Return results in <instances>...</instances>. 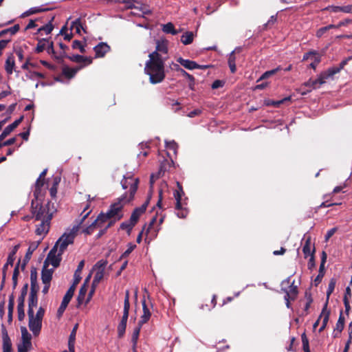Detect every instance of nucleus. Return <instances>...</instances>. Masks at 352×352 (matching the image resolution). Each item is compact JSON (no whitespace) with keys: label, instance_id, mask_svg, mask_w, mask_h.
<instances>
[{"label":"nucleus","instance_id":"nucleus-35","mask_svg":"<svg viewBox=\"0 0 352 352\" xmlns=\"http://www.w3.org/2000/svg\"><path fill=\"white\" fill-rule=\"evenodd\" d=\"M162 31L166 34H171L172 35H176L179 31L175 30L174 25L169 22L163 25Z\"/></svg>","mask_w":352,"mask_h":352},{"label":"nucleus","instance_id":"nucleus-32","mask_svg":"<svg viewBox=\"0 0 352 352\" xmlns=\"http://www.w3.org/2000/svg\"><path fill=\"white\" fill-rule=\"evenodd\" d=\"M194 34L192 32H186L181 36V42L185 45H189L192 43Z\"/></svg>","mask_w":352,"mask_h":352},{"label":"nucleus","instance_id":"nucleus-29","mask_svg":"<svg viewBox=\"0 0 352 352\" xmlns=\"http://www.w3.org/2000/svg\"><path fill=\"white\" fill-rule=\"evenodd\" d=\"M54 19V16H52L51 19L44 25L40 27L38 30L37 33H41L42 32H45L46 34H49L52 32V31L54 29V26L52 25V21Z\"/></svg>","mask_w":352,"mask_h":352},{"label":"nucleus","instance_id":"nucleus-38","mask_svg":"<svg viewBox=\"0 0 352 352\" xmlns=\"http://www.w3.org/2000/svg\"><path fill=\"white\" fill-rule=\"evenodd\" d=\"M14 298L13 295H10L9 296V303H8V322L12 321V313L14 309Z\"/></svg>","mask_w":352,"mask_h":352},{"label":"nucleus","instance_id":"nucleus-59","mask_svg":"<svg viewBox=\"0 0 352 352\" xmlns=\"http://www.w3.org/2000/svg\"><path fill=\"white\" fill-rule=\"evenodd\" d=\"M311 59H313V61L310 64V67L315 69L317 67V65L320 63L321 61V56L318 53L317 55L314 56Z\"/></svg>","mask_w":352,"mask_h":352},{"label":"nucleus","instance_id":"nucleus-8","mask_svg":"<svg viewBox=\"0 0 352 352\" xmlns=\"http://www.w3.org/2000/svg\"><path fill=\"white\" fill-rule=\"evenodd\" d=\"M59 47L60 48V50H62L61 52H60L59 53H57L56 52H55L54 49V43L53 42H50L49 43V45L48 47H47V52L48 54L51 55L53 58H54L58 63H63L64 60V58H66L68 55L66 54V50H67L69 49L68 46H67L66 45H65L64 43H59Z\"/></svg>","mask_w":352,"mask_h":352},{"label":"nucleus","instance_id":"nucleus-39","mask_svg":"<svg viewBox=\"0 0 352 352\" xmlns=\"http://www.w3.org/2000/svg\"><path fill=\"white\" fill-rule=\"evenodd\" d=\"M14 67V59L12 56H9L6 61L5 69L8 74H11L13 72V69Z\"/></svg>","mask_w":352,"mask_h":352},{"label":"nucleus","instance_id":"nucleus-37","mask_svg":"<svg viewBox=\"0 0 352 352\" xmlns=\"http://www.w3.org/2000/svg\"><path fill=\"white\" fill-rule=\"evenodd\" d=\"M22 122V116H21L16 120H15L13 123L11 124H9L7 126L4 131H6V133L10 135L12 131H13L19 125V124Z\"/></svg>","mask_w":352,"mask_h":352},{"label":"nucleus","instance_id":"nucleus-18","mask_svg":"<svg viewBox=\"0 0 352 352\" xmlns=\"http://www.w3.org/2000/svg\"><path fill=\"white\" fill-rule=\"evenodd\" d=\"M32 335L23 327V352H28L31 350L32 345L31 342Z\"/></svg>","mask_w":352,"mask_h":352},{"label":"nucleus","instance_id":"nucleus-51","mask_svg":"<svg viewBox=\"0 0 352 352\" xmlns=\"http://www.w3.org/2000/svg\"><path fill=\"white\" fill-rule=\"evenodd\" d=\"M20 262H21V259L19 258L18 262H17V264L14 268V270L13 272V274H12V283H13V287H15L17 285V278H18V276L19 274V264H20Z\"/></svg>","mask_w":352,"mask_h":352},{"label":"nucleus","instance_id":"nucleus-11","mask_svg":"<svg viewBox=\"0 0 352 352\" xmlns=\"http://www.w3.org/2000/svg\"><path fill=\"white\" fill-rule=\"evenodd\" d=\"M73 236L72 234H63L59 239L56 241L54 246H56V250L60 252V254H63L64 251L67 249V246L69 244L73 243Z\"/></svg>","mask_w":352,"mask_h":352},{"label":"nucleus","instance_id":"nucleus-45","mask_svg":"<svg viewBox=\"0 0 352 352\" xmlns=\"http://www.w3.org/2000/svg\"><path fill=\"white\" fill-rule=\"evenodd\" d=\"M96 272L94 275V280L92 282V286L98 285L103 278L104 272L96 270Z\"/></svg>","mask_w":352,"mask_h":352},{"label":"nucleus","instance_id":"nucleus-14","mask_svg":"<svg viewBox=\"0 0 352 352\" xmlns=\"http://www.w3.org/2000/svg\"><path fill=\"white\" fill-rule=\"evenodd\" d=\"M171 168H173V161L172 160L164 159L160 162L159 170L157 173L156 178L158 179L162 177L166 171H169Z\"/></svg>","mask_w":352,"mask_h":352},{"label":"nucleus","instance_id":"nucleus-62","mask_svg":"<svg viewBox=\"0 0 352 352\" xmlns=\"http://www.w3.org/2000/svg\"><path fill=\"white\" fill-rule=\"evenodd\" d=\"M80 274H76V272H74V282H73V284L70 286V287H74V292H75L76 285L80 283V281L81 280Z\"/></svg>","mask_w":352,"mask_h":352},{"label":"nucleus","instance_id":"nucleus-2","mask_svg":"<svg viewBox=\"0 0 352 352\" xmlns=\"http://www.w3.org/2000/svg\"><path fill=\"white\" fill-rule=\"evenodd\" d=\"M138 184V178L134 177L132 175L124 176L121 180V185L123 189H129V194L126 192L118 197L116 201L110 205L109 210L106 212L107 217H109L110 219H115V221H119L123 218V208L133 200Z\"/></svg>","mask_w":352,"mask_h":352},{"label":"nucleus","instance_id":"nucleus-3","mask_svg":"<svg viewBox=\"0 0 352 352\" xmlns=\"http://www.w3.org/2000/svg\"><path fill=\"white\" fill-rule=\"evenodd\" d=\"M149 60L146 61L144 67L145 73L149 76L151 84H157L165 78L164 60L160 54L152 52L148 55Z\"/></svg>","mask_w":352,"mask_h":352},{"label":"nucleus","instance_id":"nucleus-6","mask_svg":"<svg viewBox=\"0 0 352 352\" xmlns=\"http://www.w3.org/2000/svg\"><path fill=\"white\" fill-rule=\"evenodd\" d=\"M45 314V309L39 307L36 315L34 310H28V327L34 336H38L42 328V321Z\"/></svg>","mask_w":352,"mask_h":352},{"label":"nucleus","instance_id":"nucleus-42","mask_svg":"<svg viewBox=\"0 0 352 352\" xmlns=\"http://www.w3.org/2000/svg\"><path fill=\"white\" fill-rule=\"evenodd\" d=\"M324 276V267L322 264L320 265L319 272L318 276L315 278L314 283L316 286H317L321 281L322 278Z\"/></svg>","mask_w":352,"mask_h":352},{"label":"nucleus","instance_id":"nucleus-44","mask_svg":"<svg viewBox=\"0 0 352 352\" xmlns=\"http://www.w3.org/2000/svg\"><path fill=\"white\" fill-rule=\"evenodd\" d=\"M97 228H98V224L96 220H94L89 226L82 230V232L85 234L90 235Z\"/></svg>","mask_w":352,"mask_h":352},{"label":"nucleus","instance_id":"nucleus-21","mask_svg":"<svg viewBox=\"0 0 352 352\" xmlns=\"http://www.w3.org/2000/svg\"><path fill=\"white\" fill-rule=\"evenodd\" d=\"M302 240L305 241L302 246V252L304 257L307 258L308 256H311L312 252L311 248V236H305Z\"/></svg>","mask_w":352,"mask_h":352},{"label":"nucleus","instance_id":"nucleus-63","mask_svg":"<svg viewBox=\"0 0 352 352\" xmlns=\"http://www.w3.org/2000/svg\"><path fill=\"white\" fill-rule=\"evenodd\" d=\"M318 52L312 50L305 53L303 55L302 60H307L309 58H312L314 56L317 55Z\"/></svg>","mask_w":352,"mask_h":352},{"label":"nucleus","instance_id":"nucleus-61","mask_svg":"<svg viewBox=\"0 0 352 352\" xmlns=\"http://www.w3.org/2000/svg\"><path fill=\"white\" fill-rule=\"evenodd\" d=\"M41 20V18H38L36 19H30L27 26L25 28V30L35 28L38 26L36 24L37 21H40Z\"/></svg>","mask_w":352,"mask_h":352},{"label":"nucleus","instance_id":"nucleus-4","mask_svg":"<svg viewBox=\"0 0 352 352\" xmlns=\"http://www.w3.org/2000/svg\"><path fill=\"white\" fill-rule=\"evenodd\" d=\"M351 59V57H348L340 62L338 66H335L329 68L326 71L320 74L317 79L311 80L309 79L307 82L302 85V87H308L307 90L303 91L302 95L306 94L307 92H310L312 89H316L320 85L325 83V80L329 78L333 77L334 75L338 74L344 67L347 65L349 60Z\"/></svg>","mask_w":352,"mask_h":352},{"label":"nucleus","instance_id":"nucleus-49","mask_svg":"<svg viewBox=\"0 0 352 352\" xmlns=\"http://www.w3.org/2000/svg\"><path fill=\"white\" fill-rule=\"evenodd\" d=\"M19 248V245H15L14 249L9 254V256L8 257L6 263L8 264H10L11 267L13 265L14 261L15 260V254H16V251H17Z\"/></svg>","mask_w":352,"mask_h":352},{"label":"nucleus","instance_id":"nucleus-30","mask_svg":"<svg viewBox=\"0 0 352 352\" xmlns=\"http://www.w3.org/2000/svg\"><path fill=\"white\" fill-rule=\"evenodd\" d=\"M51 41L48 38H41L38 41L36 51L38 53L42 52L44 50L47 51V47Z\"/></svg>","mask_w":352,"mask_h":352},{"label":"nucleus","instance_id":"nucleus-24","mask_svg":"<svg viewBox=\"0 0 352 352\" xmlns=\"http://www.w3.org/2000/svg\"><path fill=\"white\" fill-rule=\"evenodd\" d=\"M37 292H35L34 289H32V291H30L28 300V310H34V308L37 307Z\"/></svg>","mask_w":352,"mask_h":352},{"label":"nucleus","instance_id":"nucleus-33","mask_svg":"<svg viewBox=\"0 0 352 352\" xmlns=\"http://www.w3.org/2000/svg\"><path fill=\"white\" fill-rule=\"evenodd\" d=\"M135 226V224L131 221V220L129 219L128 221H125L121 223V224L120 225V229L126 230L127 234L130 235Z\"/></svg>","mask_w":352,"mask_h":352},{"label":"nucleus","instance_id":"nucleus-10","mask_svg":"<svg viewBox=\"0 0 352 352\" xmlns=\"http://www.w3.org/2000/svg\"><path fill=\"white\" fill-rule=\"evenodd\" d=\"M74 287H70L65 294L62 302L57 311V318H60L65 311L68 304L74 296Z\"/></svg>","mask_w":352,"mask_h":352},{"label":"nucleus","instance_id":"nucleus-19","mask_svg":"<svg viewBox=\"0 0 352 352\" xmlns=\"http://www.w3.org/2000/svg\"><path fill=\"white\" fill-rule=\"evenodd\" d=\"M344 322H345V318L343 316L342 311H340L338 320L336 323V328L334 329V331H336L334 333L333 337L338 338L340 336V334L343 331L344 328Z\"/></svg>","mask_w":352,"mask_h":352},{"label":"nucleus","instance_id":"nucleus-58","mask_svg":"<svg viewBox=\"0 0 352 352\" xmlns=\"http://www.w3.org/2000/svg\"><path fill=\"white\" fill-rule=\"evenodd\" d=\"M175 67H177L176 70L177 72H179L182 76L186 77L189 81H192L194 80L193 76H192L191 74L186 72L184 69L181 68L178 65H175Z\"/></svg>","mask_w":352,"mask_h":352},{"label":"nucleus","instance_id":"nucleus-1","mask_svg":"<svg viewBox=\"0 0 352 352\" xmlns=\"http://www.w3.org/2000/svg\"><path fill=\"white\" fill-rule=\"evenodd\" d=\"M44 184L45 179H36L33 192L34 198L32 199L30 206L31 214L23 216V221H29L32 219L40 221V223L36 225L35 232L37 235L45 236L49 232L50 222L54 214L56 212V208L54 204L51 201H48L45 206L42 204L43 197L42 188Z\"/></svg>","mask_w":352,"mask_h":352},{"label":"nucleus","instance_id":"nucleus-56","mask_svg":"<svg viewBox=\"0 0 352 352\" xmlns=\"http://www.w3.org/2000/svg\"><path fill=\"white\" fill-rule=\"evenodd\" d=\"M72 48L74 50L78 49L81 53L85 52V45H82L78 40H74L72 43Z\"/></svg>","mask_w":352,"mask_h":352},{"label":"nucleus","instance_id":"nucleus-53","mask_svg":"<svg viewBox=\"0 0 352 352\" xmlns=\"http://www.w3.org/2000/svg\"><path fill=\"white\" fill-rule=\"evenodd\" d=\"M46 10L40 8L34 7L23 12V18Z\"/></svg>","mask_w":352,"mask_h":352},{"label":"nucleus","instance_id":"nucleus-57","mask_svg":"<svg viewBox=\"0 0 352 352\" xmlns=\"http://www.w3.org/2000/svg\"><path fill=\"white\" fill-rule=\"evenodd\" d=\"M17 313L19 320H22V293L19 296L17 299Z\"/></svg>","mask_w":352,"mask_h":352},{"label":"nucleus","instance_id":"nucleus-17","mask_svg":"<svg viewBox=\"0 0 352 352\" xmlns=\"http://www.w3.org/2000/svg\"><path fill=\"white\" fill-rule=\"evenodd\" d=\"M168 41L166 39L157 40L155 51L153 52H157V54L161 55L162 54H166L168 53Z\"/></svg>","mask_w":352,"mask_h":352},{"label":"nucleus","instance_id":"nucleus-12","mask_svg":"<svg viewBox=\"0 0 352 352\" xmlns=\"http://www.w3.org/2000/svg\"><path fill=\"white\" fill-rule=\"evenodd\" d=\"M284 284L289 285L288 289L282 288V290L285 293V296H286L287 298H291V300L294 301L296 298L298 294L297 286L294 285V281H293L292 283H290L289 278L283 281L282 285Z\"/></svg>","mask_w":352,"mask_h":352},{"label":"nucleus","instance_id":"nucleus-13","mask_svg":"<svg viewBox=\"0 0 352 352\" xmlns=\"http://www.w3.org/2000/svg\"><path fill=\"white\" fill-rule=\"evenodd\" d=\"M149 200L147 199L141 206L135 208L131 213L130 220L135 225L138 222L140 217L145 212Z\"/></svg>","mask_w":352,"mask_h":352},{"label":"nucleus","instance_id":"nucleus-52","mask_svg":"<svg viewBox=\"0 0 352 352\" xmlns=\"http://www.w3.org/2000/svg\"><path fill=\"white\" fill-rule=\"evenodd\" d=\"M66 58L69 59L72 62L78 63H81L84 62L85 60L87 59L86 58H85V56L79 55V54H76V55H73V56H67Z\"/></svg>","mask_w":352,"mask_h":352},{"label":"nucleus","instance_id":"nucleus-60","mask_svg":"<svg viewBox=\"0 0 352 352\" xmlns=\"http://www.w3.org/2000/svg\"><path fill=\"white\" fill-rule=\"evenodd\" d=\"M25 76L27 77H29L30 78H44V75L41 73H38V72H28L26 74H25Z\"/></svg>","mask_w":352,"mask_h":352},{"label":"nucleus","instance_id":"nucleus-16","mask_svg":"<svg viewBox=\"0 0 352 352\" xmlns=\"http://www.w3.org/2000/svg\"><path fill=\"white\" fill-rule=\"evenodd\" d=\"M96 58L104 57V55L110 50V46L106 43L101 42L94 47Z\"/></svg>","mask_w":352,"mask_h":352},{"label":"nucleus","instance_id":"nucleus-25","mask_svg":"<svg viewBox=\"0 0 352 352\" xmlns=\"http://www.w3.org/2000/svg\"><path fill=\"white\" fill-rule=\"evenodd\" d=\"M88 285L82 284L79 289L77 296V307H80L84 302L87 292Z\"/></svg>","mask_w":352,"mask_h":352},{"label":"nucleus","instance_id":"nucleus-41","mask_svg":"<svg viewBox=\"0 0 352 352\" xmlns=\"http://www.w3.org/2000/svg\"><path fill=\"white\" fill-rule=\"evenodd\" d=\"M142 325H140V323H138V326L134 329L132 336H131V342L132 344H138V340L139 338L140 330Z\"/></svg>","mask_w":352,"mask_h":352},{"label":"nucleus","instance_id":"nucleus-46","mask_svg":"<svg viewBox=\"0 0 352 352\" xmlns=\"http://www.w3.org/2000/svg\"><path fill=\"white\" fill-rule=\"evenodd\" d=\"M74 28L76 29V32L78 34L80 33V29H82L85 32V30L82 28V25L81 21H80V18H78V19H76L75 21H72V25H71V30H72Z\"/></svg>","mask_w":352,"mask_h":352},{"label":"nucleus","instance_id":"nucleus-64","mask_svg":"<svg viewBox=\"0 0 352 352\" xmlns=\"http://www.w3.org/2000/svg\"><path fill=\"white\" fill-rule=\"evenodd\" d=\"M8 30L9 35L12 36V35L14 34L15 33H16L20 30V25L19 24H16L14 26L10 28H8Z\"/></svg>","mask_w":352,"mask_h":352},{"label":"nucleus","instance_id":"nucleus-47","mask_svg":"<svg viewBox=\"0 0 352 352\" xmlns=\"http://www.w3.org/2000/svg\"><path fill=\"white\" fill-rule=\"evenodd\" d=\"M301 340L302 343V349L304 352H311L309 349V340L305 333L301 335Z\"/></svg>","mask_w":352,"mask_h":352},{"label":"nucleus","instance_id":"nucleus-7","mask_svg":"<svg viewBox=\"0 0 352 352\" xmlns=\"http://www.w3.org/2000/svg\"><path fill=\"white\" fill-rule=\"evenodd\" d=\"M130 293L129 290L125 292L124 300V309H123V315L120 323L118 325L117 331H118V336L119 338H122L125 333L127 320L129 318V312L130 309Z\"/></svg>","mask_w":352,"mask_h":352},{"label":"nucleus","instance_id":"nucleus-22","mask_svg":"<svg viewBox=\"0 0 352 352\" xmlns=\"http://www.w3.org/2000/svg\"><path fill=\"white\" fill-rule=\"evenodd\" d=\"M83 65H80L76 68H70L67 66H65L62 69V73L67 78L70 79L74 78L77 72L79 69L83 68Z\"/></svg>","mask_w":352,"mask_h":352},{"label":"nucleus","instance_id":"nucleus-15","mask_svg":"<svg viewBox=\"0 0 352 352\" xmlns=\"http://www.w3.org/2000/svg\"><path fill=\"white\" fill-rule=\"evenodd\" d=\"M142 304L143 314L141 316L140 320L138 321V322L140 323V325H143L144 324L146 323L149 320V319L151 316V312L150 309L146 303V301L145 299V296H144V297H143V299L142 300Z\"/></svg>","mask_w":352,"mask_h":352},{"label":"nucleus","instance_id":"nucleus-54","mask_svg":"<svg viewBox=\"0 0 352 352\" xmlns=\"http://www.w3.org/2000/svg\"><path fill=\"white\" fill-rule=\"evenodd\" d=\"M315 252H316V248H315V246L314 245H313V249H312V252H311V255L310 256V258L308 261V269L309 270H312L313 268L315 267L316 266V262H315Z\"/></svg>","mask_w":352,"mask_h":352},{"label":"nucleus","instance_id":"nucleus-31","mask_svg":"<svg viewBox=\"0 0 352 352\" xmlns=\"http://www.w3.org/2000/svg\"><path fill=\"white\" fill-rule=\"evenodd\" d=\"M3 352H12V343L7 333L3 336Z\"/></svg>","mask_w":352,"mask_h":352},{"label":"nucleus","instance_id":"nucleus-55","mask_svg":"<svg viewBox=\"0 0 352 352\" xmlns=\"http://www.w3.org/2000/svg\"><path fill=\"white\" fill-rule=\"evenodd\" d=\"M127 249L121 255L120 260L122 259L123 258L127 257L134 250V249L136 248V245L135 244L130 243L127 245Z\"/></svg>","mask_w":352,"mask_h":352},{"label":"nucleus","instance_id":"nucleus-5","mask_svg":"<svg viewBox=\"0 0 352 352\" xmlns=\"http://www.w3.org/2000/svg\"><path fill=\"white\" fill-rule=\"evenodd\" d=\"M176 184L177 189H175L173 192V196L176 201L175 207L176 214L179 218H186L188 214V210L185 207V206L187 204L186 201L187 198L186 197L184 199H182V197L184 196L185 193L181 183L177 182Z\"/></svg>","mask_w":352,"mask_h":352},{"label":"nucleus","instance_id":"nucleus-26","mask_svg":"<svg viewBox=\"0 0 352 352\" xmlns=\"http://www.w3.org/2000/svg\"><path fill=\"white\" fill-rule=\"evenodd\" d=\"M39 243H40V241H34L30 244L28 251L25 254V259L23 261H24L23 262V267H25V262L28 261L31 258V256H32V253L34 252V250H36Z\"/></svg>","mask_w":352,"mask_h":352},{"label":"nucleus","instance_id":"nucleus-43","mask_svg":"<svg viewBox=\"0 0 352 352\" xmlns=\"http://www.w3.org/2000/svg\"><path fill=\"white\" fill-rule=\"evenodd\" d=\"M281 69H282L281 67L279 66L274 69L267 71L264 74H262V76L259 78V79L257 81L258 82L260 80L266 79V78H269L270 76L275 74L278 71H280Z\"/></svg>","mask_w":352,"mask_h":352},{"label":"nucleus","instance_id":"nucleus-34","mask_svg":"<svg viewBox=\"0 0 352 352\" xmlns=\"http://www.w3.org/2000/svg\"><path fill=\"white\" fill-rule=\"evenodd\" d=\"M78 328V324L76 323L74 326V327L70 333L69 337L68 346H72V347L75 346L76 336V332H77Z\"/></svg>","mask_w":352,"mask_h":352},{"label":"nucleus","instance_id":"nucleus-40","mask_svg":"<svg viewBox=\"0 0 352 352\" xmlns=\"http://www.w3.org/2000/svg\"><path fill=\"white\" fill-rule=\"evenodd\" d=\"M109 219V217H107V215L106 213L100 212L97 218L95 219L98 228H102V225L107 221Z\"/></svg>","mask_w":352,"mask_h":352},{"label":"nucleus","instance_id":"nucleus-28","mask_svg":"<svg viewBox=\"0 0 352 352\" xmlns=\"http://www.w3.org/2000/svg\"><path fill=\"white\" fill-rule=\"evenodd\" d=\"M91 210H89L88 212H87L86 214H85L82 217H81V219H80L79 222L77 223V225L74 226L73 227V228L72 229L70 233H69L68 234H72V236H73V240L74 239V237H75V235L76 234V233L78 232V231L79 230L81 225L83 223V222L85 221V220L89 217V214L91 213Z\"/></svg>","mask_w":352,"mask_h":352},{"label":"nucleus","instance_id":"nucleus-50","mask_svg":"<svg viewBox=\"0 0 352 352\" xmlns=\"http://www.w3.org/2000/svg\"><path fill=\"white\" fill-rule=\"evenodd\" d=\"M31 290L34 289L35 292H38L39 287L36 283V272L35 271L31 272Z\"/></svg>","mask_w":352,"mask_h":352},{"label":"nucleus","instance_id":"nucleus-48","mask_svg":"<svg viewBox=\"0 0 352 352\" xmlns=\"http://www.w3.org/2000/svg\"><path fill=\"white\" fill-rule=\"evenodd\" d=\"M107 265V261L101 259L98 261L94 266V270L104 272L105 267Z\"/></svg>","mask_w":352,"mask_h":352},{"label":"nucleus","instance_id":"nucleus-27","mask_svg":"<svg viewBox=\"0 0 352 352\" xmlns=\"http://www.w3.org/2000/svg\"><path fill=\"white\" fill-rule=\"evenodd\" d=\"M53 270H48L43 266L41 273V279L44 285L50 284L52 278Z\"/></svg>","mask_w":352,"mask_h":352},{"label":"nucleus","instance_id":"nucleus-9","mask_svg":"<svg viewBox=\"0 0 352 352\" xmlns=\"http://www.w3.org/2000/svg\"><path fill=\"white\" fill-rule=\"evenodd\" d=\"M56 246H54L47 254V256L44 262V267H47V263H50L54 268L59 266L61 261V255L60 252L57 253Z\"/></svg>","mask_w":352,"mask_h":352},{"label":"nucleus","instance_id":"nucleus-36","mask_svg":"<svg viewBox=\"0 0 352 352\" xmlns=\"http://www.w3.org/2000/svg\"><path fill=\"white\" fill-rule=\"evenodd\" d=\"M336 284V279L334 278H332L329 283L328 289L327 291V300L325 304H327V306L328 305L329 299L331 296V294L334 291L335 287Z\"/></svg>","mask_w":352,"mask_h":352},{"label":"nucleus","instance_id":"nucleus-20","mask_svg":"<svg viewBox=\"0 0 352 352\" xmlns=\"http://www.w3.org/2000/svg\"><path fill=\"white\" fill-rule=\"evenodd\" d=\"M330 316V311L327 310V304L324 305L320 318H322V323L319 329V332H322L327 327Z\"/></svg>","mask_w":352,"mask_h":352},{"label":"nucleus","instance_id":"nucleus-23","mask_svg":"<svg viewBox=\"0 0 352 352\" xmlns=\"http://www.w3.org/2000/svg\"><path fill=\"white\" fill-rule=\"evenodd\" d=\"M177 61L188 69H194L199 67V64H197L195 61L184 59L182 57L178 58Z\"/></svg>","mask_w":352,"mask_h":352}]
</instances>
